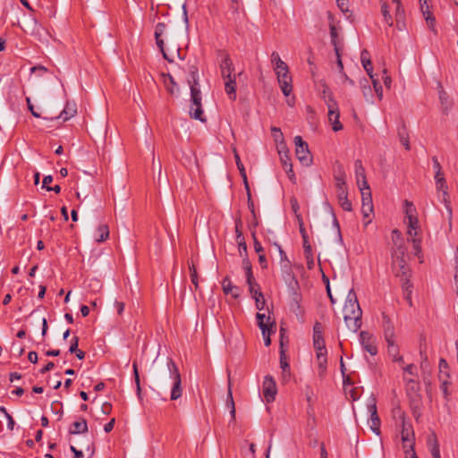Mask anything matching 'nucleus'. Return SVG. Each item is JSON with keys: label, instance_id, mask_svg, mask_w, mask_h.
<instances>
[{"label": "nucleus", "instance_id": "26", "mask_svg": "<svg viewBox=\"0 0 458 458\" xmlns=\"http://www.w3.org/2000/svg\"><path fill=\"white\" fill-rule=\"evenodd\" d=\"M256 318H257V321H258V326L260 328V330L262 331V335H266L267 334H268V335L271 334L273 323L269 322L270 318L268 317L267 318V322H265V318H266L265 314L257 313Z\"/></svg>", "mask_w": 458, "mask_h": 458}, {"label": "nucleus", "instance_id": "61", "mask_svg": "<svg viewBox=\"0 0 458 458\" xmlns=\"http://www.w3.org/2000/svg\"><path fill=\"white\" fill-rule=\"evenodd\" d=\"M382 80H383V81H384L385 86H386V88H390L392 81H391L390 76H389V75H387V71H386V69H384V70H383V76H382Z\"/></svg>", "mask_w": 458, "mask_h": 458}, {"label": "nucleus", "instance_id": "28", "mask_svg": "<svg viewBox=\"0 0 458 458\" xmlns=\"http://www.w3.org/2000/svg\"><path fill=\"white\" fill-rule=\"evenodd\" d=\"M88 423L85 419H81L72 424L69 428V433L72 435L83 434L88 432Z\"/></svg>", "mask_w": 458, "mask_h": 458}, {"label": "nucleus", "instance_id": "49", "mask_svg": "<svg viewBox=\"0 0 458 458\" xmlns=\"http://www.w3.org/2000/svg\"><path fill=\"white\" fill-rule=\"evenodd\" d=\"M156 38L157 46L158 47V48L162 52L163 57L165 60H167L168 62H173V60L168 57L167 54L165 53V51L164 49V40L162 39V38L161 37H157V38Z\"/></svg>", "mask_w": 458, "mask_h": 458}, {"label": "nucleus", "instance_id": "25", "mask_svg": "<svg viewBox=\"0 0 458 458\" xmlns=\"http://www.w3.org/2000/svg\"><path fill=\"white\" fill-rule=\"evenodd\" d=\"M383 328L386 341L394 340V327L388 316L383 314Z\"/></svg>", "mask_w": 458, "mask_h": 458}, {"label": "nucleus", "instance_id": "12", "mask_svg": "<svg viewBox=\"0 0 458 458\" xmlns=\"http://www.w3.org/2000/svg\"><path fill=\"white\" fill-rule=\"evenodd\" d=\"M401 420H402V432H401L402 441L404 444L408 443L409 447L412 448V445H414V432L412 429V426L410 422H407L405 420L404 413H402Z\"/></svg>", "mask_w": 458, "mask_h": 458}, {"label": "nucleus", "instance_id": "35", "mask_svg": "<svg viewBox=\"0 0 458 458\" xmlns=\"http://www.w3.org/2000/svg\"><path fill=\"white\" fill-rule=\"evenodd\" d=\"M235 160H236V165H237V167L241 173V175L242 176L243 178V181H244V183H245V188L248 191V195H249V199H250V188H249V184H248V182H247V176H246V173H245V169H244V166L242 165V163L241 162V159H240V157L237 153H235Z\"/></svg>", "mask_w": 458, "mask_h": 458}, {"label": "nucleus", "instance_id": "54", "mask_svg": "<svg viewBox=\"0 0 458 458\" xmlns=\"http://www.w3.org/2000/svg\"><path fill=\"white\" fill-rule=\"evenodd\" d=\"M437 185V190L438 191H442L443 193V196H444V200H445V197L447 196V184H446V182H438V183H436Z\"/></svg>", "mask_w": 458, "mask_h": 458}, {"label": "nucleus", "instance_id": "21", "mask_svg": "<svg viewBox=\"0 0 458 458\" xmlns=\"http://www.w3.org/2000/svg\"><path fill=\"white\" fill-rule=\"evenodd\" d=\"M270 61L273 64V69L276 74L289 69L287 64L281 59L279 54L276 51L272 52Z\"/></svg>", "mask_w": 458, "mask_h": 458}, {"label": "nucleus", "instance_id": "48", "mask_svg": "<svg viewBox=\"0 0 458 458\" xmlns=\"http://www.w3.org/2000/svg\"><path fill=\"white\" fill-rule=\"evenodd\" d=\"M438 377H439V380L441 381L440 388L444 394L445 398H447L449 395L448 386H449L450 382L448 381V379L443 378L442 375H439Z\"/></svg>", "mask_w": 458, "mask_h": 458}, {"label": "nucleus", "instance_id": "42", "mask_svg": "<svg viewBox=\"0 0 458 458\" xmlns=\"http://www.w3.org/2000/svg\"><path fill=\"white\" fill-rule=\"evenodd\" d=\"M257 310H262L265 307V299L260 291H255L254 297Z\"/></svg>", "mask_w": 458, "mask_h": 458}, {"label": "nucleus", "instance_id": "5", "mask_svg": "<svg viewBox=\"0 0 458 458\" xmlns=\"http://www.w3.org/2000/svg\"><path fill=\"white\" fill-rule=\"evenodd\" d=\"M295 155L299 161L305 166H309L312 163V156L309 150V146L301 136L294 137Z\"/></svg>", "mask_w": 458, "mask_h": 458}, {"label": "nucleus", "instance_id": "27", "mask_svg": "<svg viewBox=\"0 0 458 458\" xmlns=\"http://www.w3.org/2000/svg\"><path fill=\"white\" fill-rule=\"evenodd\" d=\"M225 90L231 100L236 99V77H229L225 79Z\"/></svg>", "mask_w": 458, "mask_h": 458}, {"label": "nucleus", "instance_id": "45", "mask_svg": "<svg viewBox=\"0 0 458 458\" xmlns=\"http://www.w3.org/2000/svg\"><path fill=\"white\" fill-rule=\"evenodd\" d=\"M242 266L246 273V280L250 281V279H253L251 264L247 258L242 260Z\"/></svg>", "mask_w": 458, "mask_h": 458}, {"label": "nucleus", "instance_id": "9", "mask_svg": "<svg viewBox=\"0 0 458 458\" xmlns=\"http://www.w3.org/2000/svg\"><path fill=\"white\" fill-rule=\"evenodd\" d=\"M276 75L283 94L288 97L293 91V80L289 69Z\"/></svg>", "mask_w": 458, "mask_h": 458}, {"label": "nucleus", "instance_id": "31", "mask_svg": "<svg viewBox=\"0 0 458 458\" xmlns=\"http://www.w3.org/2000/svg\"><path fill=\"white\" fill-rule=\"evenodd\" d=\"M406 256L407 248L404 244V242L394 244V249L392 250V259L406 258Z\"/></svg>", "mask_w": 458, "mask_h": 458}, {"label": "nucleus", "instance_id": "6", "mask_svg": "<svg viewBox=\"0 0 458 458\" xmlns=\"http://www.w3.org/2000/svg\"><path fill=\"white\" fill-rule=\"evenodd\" d=\"M326 105L328 109V120L332 125L334 131H339L343 129V125L339 121L340 112L337 102L334 97L329 96V100H326Z\"/></svg>", "mask_w": 458, "mask_h": 458}, {"label": "nucleus", "instance_id": "37", "mask_svg": "<svg viewBox=\"0 0 458 458\" xmlns=\"http://www.w3.org/2000/svg\"><path fill=\"white\" fill-rule=\"evenodd\" d=\"M313 345L316 351L327 349L323 334L313 335Z\"/></svg>", "mask_w": 458, "mask_h": 458}, {"label": "nucleus", "instance_id": "50", "mask_svg": "<svg viewBox=\"0 0 458 458\" xmlns=\"http://www.w3.org/2000/svg\"><path fill=\"white\" fill-rule=\"evenodd\" d=\"M371 81H372L373 87L375 89V91H376L377 97L379 98H381L383 96V89H382L381 84L379 83L377 79H375V76H373V79H371Z\"/></svg>", "mask_w": 458, "mask_h": 458}, {"label": "nucleus", "instance_id": "60", "mask_svg": "<svg viewBox=\"0 0 458 458\" xmlns=\"http://www.w3.org/2000/svg\"><path fill=\"white\" fill-rule=\"evenodd\" d=\"M372 212H373V206H368V205L361 206V213L364 217H369Z\"/></svg>", "mask_w": 458, "mask_h": 458}, {"label": "nucleus", "instance_id": "58", "mask_svg": "<svg viewBox=\"0 0 458 458\" xmlns=\"http://www.w3.org/2000/svg\"><path fill=\"white\" fill-rule=\"evenodd\" d=\"M402 368H403L404 373H407V374L411 375V376L416 374L417 369H416V366L414 364H409L407 366H403V365Z\"/></svg>", "mask_w": 458, "mask_h": 458}, {"label": "nucleus", "instance_id": "11", "mask_svg": "<svg viewBox=\"0 0 458 458\" xmlns=\"http://www.w3.org/2000/svg\"><path fill=\"white\" fill-rule=\"evenodd\" d=\"M368 410L370 413L369 425L371 430L377 435L380 434V419L377 412V405L375 398H371L368 403Z\"/></svg>", "mask_w": 458, "mask_h": 458}, {"label": "nucleus", "instance_id": "4", "mask_svg": "<svg viewBox=\"0 0 458 458\" xmlns=\"http://www.w3.org/2000/svg\"><path fill=\"white\" fill-rule=\"evenodd\" d=\"M167 369L173 380L170 399L174 401L179 399L182 394L181 374L177 365L172 359L167 360Z\"/></svg>", "mask_w": 458, "mask_h": 458}, {"label": "nucleus", "instance_id": "15", "mask_svg": "<svg viewBox=\"0 0 458 458\" xmlns=\"http://www.w3.org/2000/svg\"><path fill=\"white\" fill-rule=\"evenodd\" d=\"M387 353L393 362L398 363L400 366L404 364L403 357L400 354L399 346L395 340L386 341Z\"/></svg>", "mask_w": 458, "mask_h": 458}, {"label": "nucleus", "instance_id": "17", "mask_svg": "<svg viewBox=\"0 0 458 458\" xmlns=\"http://www.w3.org/2000/svg\"><path fill=\"white\" fill-rule=\"evenodd\" d=\"M345 171L344 165L341 163H336L335 171H334V178L335 181L336 190L347 189L345 182Z\"/></svg>", "mask_w": 458, "mask_h": 458}, {"label": "nucleus", "instance_id": "36", "mask_svg": "<svg viewBox=\"0 0 458 458\" xmlns=\"http://www.w3.org/2000/svg\"><path fill=\"white\" fill-rule=\"evenodd\" d=\"M329 30H330L331 44L334 46V49L335 52L336 49H340V47H339V39H338L337 30L333 22H331L329 24Z\"/></svg>", "mask_w": 458, "mask_h": 458}, {"label": "nucleus", "instance_id": "30", "mask_svg": "<svg viewBox=\"0 0 458 458\" xmlns=\"http://www.w3.org/2000/svg\"><path fill=\"white\" fill-rule=\"evenodd\" d=\"M77 114V106L74 102L67 101L64 110L58 116V118H63L64 121H67L70 118L73 117Z\"/></svg>", "mask_w": 458, "mask_h": 458}, {"label": "nucleus", "instance_id": "56", "mask_svg": "<svg viewBox=\"0 0 458 458\" xmlns=\"http://www.w3.org/2000/svg\"><path fill=\"white\" fill-rule=\"evenodd\" d=\"M360 88L362 89L363 95L365 97H367L368 91H370V86H369V81L366 78H363V80H361L360 81Z\"/></svg>", "mask_w": 458, "mask_h": 458}, {"label": "nucleus", "instance_id": "39", "mask_svg": "<svg viewBox=\"0 0 458 458\" xmlns=\"http://www.w3.org/2000/svg\"><path fill=\"white\" fill-rule=\"evenodd\" d=\"M360 191L361 197H362V199H361L362 205L373 206L370 188L369 187V189L360 188Z\"/></svg>", "mask_w": 458, "mask_h": 458}, {"label": "nucleus", "instance_id": "41", "mask_svg": "<svg viewBox=\"0 0 458 458\" xmlns=\"http://www.w3.org/2000/svg\"><path fill=\"white\" fill-rule=\"evenodd\" d=\"M189 270H190L191 281L194 284L195 290H197L199 288V276H198L196 267L193 263L189 265Z\"/></svg>", "mask_w": 458, "mask_h": 458}, {"label": "nucleus", "instance_id": "43", "mask_svg": "<svg viewBox=\"0 0 458 458\" xmlns=\"http://www.w3.org/2000/svg\"><path fill=\"white\" fill-rule=\"evenodd\" d=\"M132 368H133V374H134V379H135V384H136L137 394L139 397H140V394H141L140 379L137 363L135 361L132 364Z\"/></svg>", "mask_w": 458, "mask_h": 458}, {"label": "nucleus", "instance_id": "63", "mask_svg": "<svg viewBox=\"0 0 458 458\" xmlns=\"http://www.w3.org/2000/svg\"><path fill=\"white\" fill-rule=\"evenodd\" d=\"M395 9H396V20L399 21L400 19H402L403 17V9H402V4H401V2H398L397 4H395Z\"/></svg>", "mask_w": 458, "mask_h": 458}, {"label": "nucleus", "instance_id": "59", "mask_svg": "<svg viewBox=\"0 0 458 458\" xmlns=\"http://www.w3.org/2000/svg\"><path fill=\"white\" fill-rule=\"evenodd\" d=\"M335 55L337 58L336 64H337L338 71L341 74H343V72H344V64H343L342 58H341L340 49H336Z\"/></svg>", "mask_w": 458, "mask_h": 458}, {"label": "nucleus", "instance_id": "64", "mask_svg": "<svg viewBox=\"0 0 458 458\" xmlns=\"http://www.w3.org/2000/svg\"><path fill=\"white\" fill-rule=\"evenodd\" d=\"M323 325L320 322H316L313 326V335L323 334Z\"/></svg>", "mask_w": 458, "mask_h": 458}, {"label": "nucleus", "instance_id": "8", "mask_svg": "<svg viewBox=\"0 0 458 458\" xmlns=\"http://www.w3.org/2000/svg\"><path fill=\"white\" fill-rule=\"evenodd\" d=\"M360 343L362 348L371 355L377 353V347L376 344V338L367 331L360 333Z\"/></svg>", "mask_w": 458, "mask_h": 458}, {"label": "nucleus", "instance_id": "16", "mask_svg": "<svg viewBox=\"0 0 458 458\" xmlns=\"http://www.w3.org/2000/svg\"><path fill=\"white\" fill-rule=\"evenodd\" d=\"M420 9H421L422 14L426 20L427 25L428 26V28L430 29L431 31H433L435 34H437V31L436 26H435L436 20H435L434 15L432 14V13L429 10V5L427 4L426 0H420Z\"/></svg>", "mask_w": 458, "mask_h": 458}, {"label": "nucleus", "instance_id": "1", "mask_svg": "<svg viewBox=\"0 0 458 458\" xmlns=\"http://www.w3.org/2000/svg\"><path fill=\"white\" fill-rule=\"evenodd\" d=\"M199 70L196 66L191 65L190 67V77L188 79V83L191 88V107H190V115L191 118L199 120L202 123L207 121L206 117L203 114V109L201 105V92L199 89Z\"/></svg>", "mask_w": 458, "mask_h": 458}, {"label": "nucleus", "instance_id": "10", "mask_svg": "<svg viewBox=\"0 0 458 458\" xmlns=\"http://www.w3.org/2000/svg\"><path fill=\"white\" fill-rule=\"evenodd\" d=\"M276 394V385L274 378L267 375L263 381V395L267 403L275 401Z\"/></svg>", "mask_w": 458, "mask_h": 458}, {"label": "nucleus", "instance_id": "57", "mask_svg": "<svg viewBox=\"0 0 458 458\" xmlns=\"http://www.w3.org/2000/svg\"><path fill=\"white\" fill-rule=\"evenodd\" d=\"M53 182L52 175H47L43 178L42 181V188L46 189L47 191H50V183Z\"/></svg>", "mask_w": 458, "mask_h": 458}, {"label": "nucleus", "instance_id": "7", "mask_svg": "<svg viewBox=\"0 0 458 458\" xmlns=\"http://www.w3.org/2000/svg\"><path fill=\"white\" fill-rule=\"evenodd\" d=\"M405 218L408 220V228L415 230L414 236H419L420 226L416 215V208L413 203L408 200H405Z\"/></svg>", "mask_w": 458, "mask_h": 458}, {"label": "nucleus", "instance_id": "53", "mask_svg": "<svg viewBox=\"0 0 458 458\" xmlns=\"http://www.w3.org/2000/svg\"><path fill=\"white\" fill-rule=\"evenodd\" d=\"M364 70L367 72L368 75L370 79H373V67L371 61H365V63L362 64Z\"/></svg>", "mask_w": 458, "mask_h": 458}, {"label": "nucleus", "instance_id": "51", "mask_svg": "<svg viewBox=\"0 0 458 458\" xmlns=\"http://www.w3.org/2000/svg\"><path fill=\"white\" fill-rule=\"evenodd\" d=\"M392 241L394 244L404 242L402 236V233L398 229H394L392 231Z\"/></svg>", "mask_w": 458, "mask_h": 458}, {"label": "nucleus", "instance_id": "2", "mask_svg": "<svg viewBox=\"0 0 458 458\" xmlns=\"http://www.w3.org/2000/svg\"><path fill=\"white\" fill-rule=\"evenodd\" d=\"M344 319L347 327L353 333L361 327L362 310L353 289L350 290L343 309Z\"/></svg>", "mask_w": 458, "mask_h": 458}, {"label": "nucleus", "instance_id": "55", "mask_svg": "<svg viewBox=\"0 0 458 458\" xmlns=\"http://www.w3.org/2000/svg\"><path fill=\"white\" fill-rule=\"evenodd\" d=\"M78 345H79V337L78 336H73L72 338V341H71V345H70V348H69V352L71 353H73L75 352H77L78 349Z\"/></svg>", "mask_w": 458, "mask_h": 458}, {"label": "nucleus", "instance_id": "62", "mask_svg": "<svg viewBox=\"0 0 458 458\" xmlns=\"http://www.w3.org/2000/svg\"><path fill=\"white\" fill-rule=\"evenodd\" d=\"M253 238H254V250L257 253L259 254H264V248L262 247V245L260 244V242L256 239L255 235L253 234Z\"/></svg>", "mask_w": 458, "mask_h": 458}, {"label": "nucleus", "instance_id": "20", "mask_svg": "<svg viewBox=\"0 0 458 458\" xmlns=\"http://www.w3.org/2000/svg\"><path fill=\"white\" fill-rule=\"evenodd\" d=\"M427 446L433 458H441L439 444L435 432L428 434L427 437Z\"/></svg>", "mask_w": 458, "mask_h": 458}, {"label": "nucleus", "instance_id": "34", "mask_svg": "<svg viewBox=\"0 0 458 458\" xmlns=\"http://www.w3.org/2000/svg\"><path fill=\"white\" fill-rule=\"evenodd\" d=\"M398 137L402 145L405 148V149L410 150V140L409 134L407 132V129L404 125H401L398 128Z\"/></svg>", "mask_w": 458, "mask_h": 458}, {"label": "nucleus", "instance_id": "52", "mask_svg": "<svg viewBox=\"0 0 458 458\" xmlns=\"http://www.w3.org/2000/svg\"><path fill=\"white\" fill-rule=\"evenodd\" d=\"M166 25L164 22H158L155 28V38L162 37L165 31Z\"/></svg>", "mask_w": 458, "mask_h": 458}, {"label": "nucleus", "instance_id": "13", "mask_svg": "<svg viewBox=\"0 0 458 458\" xmlns=\"http://www.w3.org/2000/svg\"><path fill=\"white\" fill-rule=\"evenodd\" d=\"M278 153L280 156V161H281L282 166L284 169V171L286 172L288 178L293 182H295L296 177H295V174L293 170V164H292L291 158L288 155V150L287 149L283 150V148H282V149L278 150Z\"/></svg>", "mask_w": 458, "mask_h": 458}, {"label": "nucleus", "instance_id": "46", "mask_svg": "<svg viewBox=\"0 0 458 458\" xmlns=\"http://www.w3.org/2000/svg\"><path fill=\"white\" fill-rule=\"evenodd\" d=\"M381 13H382V15L384 17V21L389 25V26H392L393 25V20H392V17L389 13V10H388V6L386 4H383L382 6H381Z\"/></svg>", "mask_w": 458, "mask_h": 458}, {"label": "nucleus", "instance_id": "24", "mask_svg": "<svg viewBox=\"0 0 458 458\" xmlns=\"http://www.w3.org/2000/svg\"><path fill=\"white\" fill-rule=\"evenodd\" d=\"M338 203L344 211H352V202L348 199L347 189L336 190Z\"/></svg>", "mask_w": 458, "mask_h": 458}, {"label": "nucleus", "instance_id": "32", "mask_svg": "<svg viewBox=\"0 0 458 458\" xmlns=\"http://www.w3.org/2000/svg\"><path fill=\"white\" fill-rule=\"evenodd\" d=\"M109 237V228L106 225H100L95 235V240L98 242H103Z\"/></svg>", "mask_w": 458, "mask_h": 458}, {"label": "nucleus", "instance_id": "14", "mask_svg": "<svg viewBox=\"0 0 458 458\" xmlns=\"http://www.w3.org/2000/svg\"><path fill=\"white\" fill-rule=\"evenodd\" d=\"M354 168H355V176H356L357 184H358L359 189H360V188L369 189V185L367 182L365 168L362 165L361 160L357 159L354 162Z\"/></svg>", "mask_w": 458, "mask_h": 458}, {"label": "nucleus", "instance_id": "29", "mask_svg": "<svg viewBox=\"0 0 458 458\" xmlns=\"http://www.w3.org/2000/svg\"><path fill=\"white\" fill-rule=\"evenodd\" d=\"M162 78H163V83H164L166 90L171 95H174L176 92H178V86L171 74L162 73Z\"/></svg>", "mask_w": 458, "mask_h": 458}, {"label": "nucleus", "instance_id": "38", "mask_svg": "<svg viewBox=\"0 0 458 458\" xmlns=\"http://www.w3.org/2000/svg\"><path fill=\"white\" fill-rule=\"evenodd\" d=\"M276 247L278 249V251H279V254H280V259H281V262H286L287 264H284V272L286 273L287 276H291V267L289 266V260L287 259V256L285 254V252L283 250L282 247L278 244H276Z\"/></svg>", "mask_w": 458, "mask_h": 458}, {"label": "nucleus", "instance_id": "19", "mask_svg": "<svg viewBox=\"0 0 458 458\" xmlns=\"http://www.w3.org/2000/svg\"><path fill=\"white\" fill-rule=\"evenodd\" d=\"M220 70L223 79L233 77L232 72L234 71V68L228 54L223 55L220 62Z\"/></svg>", "mask_w": 458, "mask_h": 458}, {"label": "nucleus", "instance_id": "18", "mask_svg": "<svg viewBox=\"0 0 458 458\" xmlns=\"http://www.w3.org/2000/svg\"><path fill=\"white\" fill-rule=\"evenodd\" d=\"M222 289L225 294H230L233 299H238L241 290L237 285L233 284L229 276H225L222 281Z\"/></svg>", "mask_w": 458, "mask_h": 458}, {"label": "nucleus", "instance_id": "40", "mask_svg": "<svg viewBox=\"0 0 458 458\" xmlns=\"http://www.w3.org/2000/svg\"><path fill=\"white\" fill-rule=\"evenodd\" d=\"M439 99L441 102L442 108L445 112L448 111L452 106V102L449 99L447 94L443 89L439 91Z\"/></svg>", "mask_w": 458, "mask_h": 458}, {"label": "nucleus", "instance_id": "33", "mask_svg": "<svg viewBox=\"0 0 458 458\" xmlns=\"http://www.w3.org/2000/svg\"><path fill=\"white\" fill-rule=\"evenodd\" d=\"M303 249H304V256L307 260L308 267L310 269L314 265V259H313L312 248H311V245H310L309 240L303 241Z\"/></svg>", "mask_w": 458, "mask_h": 458}, {"label": "nucleus", "instance_id": "3", "mask_svg": "<svg viewBox=\"0 0 458 458\" xmlns=\"http://www.w3.org/2000/svg\"><path fill=\"white\" fill-rule=\"evenodd\" d=\"M393 270L397 277H400L403 289L408 292V296L411 293L410 288L411 284L410 283V267L407 265L405 258L392 259Z\"/></svg>", "mask_w": 458, "mask_h": 458}, {"label": "nucleus", "instance_id": "23", "mask_svg": "<svg viewBox=\"0 0 458 458\" xmlns=\"http://www.w3.org/2000/svg\"><path fill=\"white\" fill-rule=\"evenodd\" d=\"M319 377H324L327 365V350L316 351Z\"/></svg>", "mask_w": 458, "mask_h": 458}, {"label": "nucleus", "instance_id": "47", "mask_svg": "<svg viewBox=\"0 0 458 458\" xmlns=\"http://www.w3.org/2000/svg\"><path fill=\"white\" fill-rule=\"evenodd\" d=\"M414 254L419 256L421 252V239L419 236L412 237L411 241Z\"/></svg>", "mask_w": 458, "mask_h": 458}, {"label": "nucleus", "instance_id": "44", "mask_svg": "<svg viewBox=\"0 0 458 458\" xmlns=\"http://www.w3.org/2000/svg\"><path fill=\"white\" fill-rule=\"evenodd\" d=\"M439 375H442L443 378H449L448 364L445 359L439 360Z\"/></svg>", "mask_w": 458, "mask_h": 458}, {"label": "nucleus", "instance_id": "22", "mask_svg": "<svg viewBox=\"0 0 458 458\" xmlns=\"http://www.w3.org/2000/svg\"><path fill=\"white\" fill-rule=\"evenodd\" d=\"M280 367L282 369V382L287 383L291 377V369L288 361L286 360V355L283 349L280 351Z\"/></svg>", "mask_w": 458, "mask_h": 458}]
</instances>
